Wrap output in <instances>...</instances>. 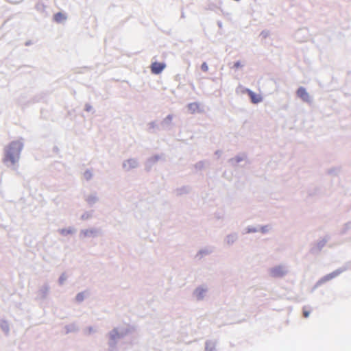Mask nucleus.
I'll list each match as a JSON object with an SVG mask.
<instances>
[{
  "label": "nucleus",
  "instance_id": "1",
  "mask_svg": "<svg viewBox=\"0 0 351 351\" xmlns=\"http://www.w3.org/2000/svg\"><path fill=\"white\" fill-rule=\"evenodd\" d=\"M22 147L23 145L20 141L12 142L6 149L4 162H10L11 164H14L19 159Z\"/></svg>",
  "mask_w": 351,
  "mask_h": 351
},
{
  "label": "nucleus",
  "instance_id": "2",
  "mask_svg": "<svg viewBox=\"0 0 351 351\" xmlns=\"http://www.w3.org/2000/svg\"><path fill=\"white\" fill-rule=\"evenodd\" d=\"M166 67V64L162 62H154L151 65V71L154 74L160 73Z\"/></svg>",
  "mask_w": 351,
  "mask_h": 351
},
{
  "label": "nucleus",
  "instance_id": "3",
  "mask_svg": "<svg viewBox=\"0 0 351 351\" xmlns=\"http://www.w3.org/2000/svg\"><path fill=\"white\" fill-rule=\"evenodd\" d=\"M297 95L304 101H309L310 97L306 89L303 87H300L297 90Z\"/></svg>",
  "mask_w": 351,
  "mask_h": 351
},
{
  "label": "nucleus",
  "instance_id": "4",
  "mask_svg": "<svg viewBox=\"0 0 351 351\" xmlns=\"http://www.w3.org/2000/svg\"><path fill=\"white\" fill-rule=\"evenodd\" d=\"M247 93L250 96L252 103L258 104L262 101V97L260 95L256 94L250 90H247Z\"/></svg>",
  "mask_w": 351,
  "mask_h": 351
},
{
  "label": "nucleus",
  "instance_id": "5",
  "mask_svg": "<svg viewBox=\"0 0 351 351\" xmlns=\"http://www.w3.org/2000/svg\"><path fill=\"white\" fill-rule=\"evenodd\" d=\"M54 19L56 22L60 23L66 19V16L61 12H58L54 15Z\"/></svg>",
  "mask_w": 351,
  "mask_h": 351
},
{
  "label": "nucleus",
  "instance_id": "6",
  "mask_svg": "<svg viewBox=\"0 0 351 351\" xmlns=\"http://www.w3.org/2000/svg\"><path fill=\"white\" fill-rule=\"evenodd\" d=\"M201 69L202 71H207L208 69V65L206 64V63L204 62L202 66H201Z\"/></svg>",
  "mask_w": 351,
  "mask_h": 351
},
{
  "label": "nucleus",
  "instance_id": "7",
  "mask_svg": "<svg viewBox=\"0 0 351 351\" xmlns=\"http://www.w3.org/2000/svg\"><path fill=\"white\" fill-rule=\"evenodd\" d=\"M309 313H310V312L308 311H307L305 308H304V310H303V315H304V317H308V315H309Z\"/></svg>",
  "mask_w": 351,
  "mask_h": 351
},
{
  "label": "nucleus",
  "instance_id": "8",
  "mask_svg": "<svg viewBox=\"0 0 351 351\" xmlns=\"http://www.w3.org/2000/svg\"><path fill=\"white\" fill-rule=\"evenodd\" d=\"M77 300L82 301L83 300L82 294H78L76 297Z\"/></svg>",
  "mask_w": 351,
  "mask_h": 351
},
{
  "label": "nucleus",
  "instance_id": "9",
  "mask_svg": "<svg viewBox=\"0 0 351 351\" xmlns=\"http://www.w3.org/2000/svg\"><path fill=\"white\" fill-rule=\"evenodd\" d=\"M234 67L238 68V67L241 66V63L239 62H237L234 63Z\"/></svg>",
  "mask_w": 351,
  "mask_h": 351
}]
</instances>
